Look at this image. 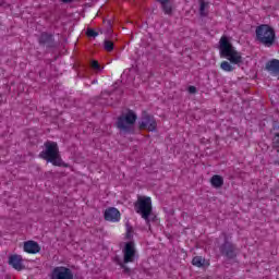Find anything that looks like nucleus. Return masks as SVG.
Segmentation results:
<instances>
[{"label":"nucleus","mask_w":279,"mask_h":279,"mask_svg":"<svg viewBox=\"0 0 279 279\" xmlns=\"http://www.w3.org/2000/svg\"><path fill=\"white\" fill-rule=\"evenodd\" d=\"M44 147L45 149L39 153V158L46 160L47 162H51L53 167H66V163L62 161V156H60L58 143L47 141L45 142Z\"/></svg>","instance_id":"1"},{"label":"nucleus","mask_w":279,"mask_h":279,"mask_svg":"<svg viewBox=\"0 0 279 279\" xmlns=\"http://www.w3.org/2000/svg\"><path fill=\"white\" fill-rule=\"evenodd\" d=\"M218 49L220 51V58H227L231 64H243L241 52L234 49V46H232V43H230V39H228L227 36L220 38Z\"/></svg>","instance_id":"2"},{"label":"nucleus","mask_w":279,"mask_h":279,"mask_svg":"<svg viewBox=\"0 0 279 279\" xmlns=\"http://www.w3.org/2000/svg\"><path fill=\"white\" fill-rule=\"evenodd\" d=\"M134 209L146 221L147 226L150 221H156V216L153 214L151 197L138 196L134 203Z\"/></svg>","instance_id":"3"},{"label":"nucleus","mask_w":279,"mask_h":279,"mask_svg":"<svg viewBox=\"0 0 279 279\" xmlns=\"http://www.w3.org/2000/svg\"><path fill=\"white\" fill-rule=\"evenodd\" d=\"M255 40L264 47L276 45V31L269 24H260L255 29Z\"/></svg>","instance_id":"4"},{"label":"nucleus","mask_w":279,"mask_h":279,"mask_svg":"<svg viewBox=\"0 0 279 279\" xmlns=\"http://www.w3.org/2000/svg\"><path fill=\"white\" fill-rule=\"evenodd\" d=\"M136 119H138L136 112L129 109L126 113H122L120 117H118L116 126L118 130H120V132H124V134H134Z\"/></svg>","instance_id":"5"},{"label":"nucleus","mask_w":279,"mask_h":279,"mask_svg":"<svg viewBox=\"0 0 279 279\" xmlns=\"http://www.w3.org/2000/svg\"><path fill=\"white\" fill-rule=\"evenodd\" d=\"M222 236L225 241L219 246V252L227 260H234V258H236L239 255V248L236 247V244L232 243L228 239V234L222 233Z\"/></svg>","instance_id":"6"},{"label":"nucleus","mask_w":279,"mask_h":279,"mask_svg":"<svg viewBox=\"0 0 279 279\" xmlns=\"http://www.w3.org/2000/svg\"><path fill=\"white\" fill-rule=\"evenodd\" d=\"M140 130H147V132H156L158 130V122L153 114L144 112L140 122Z\"/></svg>","instance_id":"7"},{"label":"nucleus","mask_w":279,"mask_h":279,"mask_svg":"<svg viewBox=\"0 0 279 279\" xmlns=\"http://www.w3.org/2000/svg\"><path fill=\"white\" fill-rule=\"evenodd\" d=\"M122 252L124 264L134 263L136 258V244H134V241L126 242Z\"/></svg>","instance_id":"8"},{"label":"nucleus","mask_w":279,"mask_h":279,"mask_svg":"<svg viewBox=\"0 0 279 279\" xmlns=\"http://www.w3.org/2000/svg\"><path fill=\"white\" fill-rule=\"evenodd\" d=\"M38 43L40 47H46V49H56V47H58V43H56L53 34L47 32H43L39 35Z\"/></svg>","instance_id":"9"},{"label":"nucleus","mask_w":279,"mask_h":279,"mask_svg":"<svg viewBox=\"0 0 279 279\" xmlns=\"http://www.w3.org/2000/svg\"><path fill=\"white\" fill-rule=\"evenodd\" d=\"M51 279H73V270L64 266H57L52 269Z\"/></svg>","instance_id":"10"},{"label":"nucleus","mask_w":279,"mask_h":279,"mask_svg":"<svg viewBox=\"0 0 279 279\" xmlns=\"http://www.w3.org/2000/svg\"><path fill=\"white\" fill-rule=\"evenodd\" d=\"M9 265L16 271H23L25 265L23 264V256L14 254L9 256Z\"/></svg>","instance_id":"11"},{"label":"nucleus","mask_w":279,"mask_h":279,"mask_svg":"<svg viewBox=\"0 0 279 279\" xmlns=\"http://www.w3.org/2000/svg\"><path fill=\"white\" fill-rule=\"evenodd\" d=\"M121 219V213L119 209L111 207L106 209L105 211V220L106 221H119Z\"/></svg>","instance_id":"12"},{"label":"nucleus","mask_w":279,"mask_h":279,"mask_svg":"<svg viewBox=\"0 0 279 279\" xmlns=\"http://www.w3.org/2000/svg\"><path fill=\"white\" fill-rule=\"evenodd\" d=\"M24 252L27 254H38L40 252V245L38 242L27 241L24 243Z\"/></svg>","instance_id":"13"},{"label":"nucleus","mask_w":279,"mask_h":279,"mask_svg":"<svg viewBox=\"0 0 279 279\" xmlns=\"http://www.w3.org/2000/svg\"><path fill=\"white\" fill-rule=\"evenodd\" d=\"M266 71L272 73V75H279V60L272 59L266 63Z\"/></svg>","instance_id":"14"},{"label":"nucleus","mask_w":279,"mask_h":279,"mask_svg":"<svg viewBox=\"0 0 279 279\" xmlns=\"http://www.w3.org/2000/svg\"><path fill=\"white\" fill-rule=\"evenodd\" d=\"M160 3L162 11L165 14L171 16L173 14V4H171V0H157Z\"/></svg>","instance_id":"15"},{"label":"nucleus","mask_w":279,"mask_h":279,"mask_svg":"<svg viewBox=\"0 0 279 279\" xmlns=\"http://www.w3.org/2000/svg\"><path fill=\"white\" fill-rule=\"evenodd\" d=\"M210 184L214 189H221L223 186V177L215 174L210 179Z\"/></svg>","instance_id":"16"},{"label":"nucleus","mask_w":279,"mask_h":279,"mask_svg":"<svg viewBox=\"0 0 279 279\" xmlns=\"http://www.w3.org/2000/svg\"><path fill=\"white\" fill-rule=\"evenodd\" d=\"M275 136L272 138V148L279 154V125L274 126Z\"/></svg>","instance_id":"17"},{"label":"nucleus","mask_w":279,"mask_h":279,"mask_svg":"<svg viewBox=\"0 0 279 279\" xmlns=\"http://www.w3.org/2000/svg\"><path fill=\"white\" fill-rule=\"evenodd\" d=\"M192 265H194V267H206V259L203 258L202 256H195L192 259Z\"/></svg>","instance_id":"18"},{"label":"nucleus","mask_w":279,"mask_h":279,"mask_svg":"<svg viewBox=\"0 0 279 279\" xmlns=\"http://www.w3.org/2000/svg\"><path fill=\"white\" fill-rule=\"evenodd\" d=\"M206 8H208V2L204 0H199V14L201 16H208V13L206 12Z\"/></svg>","instance_id":"19"},{"label":"nucleus","mask_w":279,"mask_h":279,"mask_svg":"<svg viewBox=\"0 0 279 279\" xmlns=\"http://www.w3.org/2000/svg\"><path fill=\"white\" fill-rule=\"evenodd\" d=\"M104 49H105V51H108L109 53L114 51V43H112V40L105 39Z\"/></svg>","instance_id":"20"},{"label":"nucleus","mask_w":279,"mask_h":279,"mask_svg":"<svg viewBox=\"0 0 279 279\" xmlns=\"http://www.w3.org/2000/svg\"><path fill=\"white\" fill-rule=\"evenodd\" d=\"M220 69H222V71H226L227 73H232V71H234V66H232V64H230V62L228 61H222L220 64Z\"/></svg>","instance_id":"21"},{"label":"nucleus","mask_w":279,"mask_h":279,"mask_svg":"<svg viewBox=\"0 0 279 279\" xmlns=\"http://www.w3.org/2000/svg\"><path fill=\"white\" fill-rule=\"evenodd\" d=\"M125 227H126V239L129 241H132L133 239V232H134V228L130 225V222H126L125 223Z\"/></svg>","instance_id":"22"},{"label":"nucleus","mask_w":279,"mask_h":279,"mask_svg":"<svg viewBox=\"0 0 279 279\" xmlns=\"http://www.w3.org/2000/svg\"><path fill=\"white\" fill-rule=\"evenodd\" d=\"M119 265H120L121 269H123V270H122V274H124V276H132V268L128 267V266L124 264V262H123V263H120Z\"/></svg>","instance_id":"23"},{"label":"nucleus","mask_w":279,"mask_h":279,"mask_svg":"<svg viewBox=\"0 0 279 279\" xmlns=\"http://www.w3.org/2000/svg\"><path fill=\"white\" fill-rule=\"evenodd\" d=\"M86 36H88V38H97V36H99V33L93 28H87Z\"/></svg>","instance_id":"24"},{"label":"nucleus","mask_w":279,"mask_h":279,"mask_svg":"<svg viewBox=\"0 0 279 279\" xmlns=\"http://www.w3.org/2000/svg\"><path fill=\"white\" fill-rule=\"evenodd\" d=\"M90 68L98 73L99 71H101V65H99V62L97 60L92 61Z\"/></svg>","instance_id":"25"},{"label":"nucleus","mask_w":279,"mask_h":279,"mask_svg":"<svg viewBox=\"0 0 279 279\" xmlns=\"http://www.w3.org/2000/svg\"><path fill=\"white\" fill-rule=\"evenodd\" d=\"M187 92L190 93V95H195V93H197V87L195 86H190L187 88Z\"/></svg>","instance_id":"26"},{"label":"nucleus","mask_w":279,"mask_h":279,"mask_svg":"<svg viewBox=\"0 0 279 279\" xmlns=\"http://www.w3.org/2000/svg\"><path fill=\"white\" fill-rule=\"evenodd\" d=\"M63 3H72L73 0H61Z\"/></svg>","instance_id":"27"}]
</instances>
